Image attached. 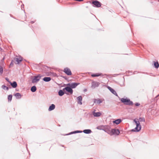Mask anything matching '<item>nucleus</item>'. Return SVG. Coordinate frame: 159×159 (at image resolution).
<instances>
[{"mask_svg": "<svg viewBox=\"0 0 159 159\" xmlns=\"http://www.w3.org/2000/svg\"><path fill=\"white\" fill-rule=\"evenodd\" d=\"M100 83L98 82L93 81L92 83L91 87L92 88L94 89L96 87H98Z\"/></svg>", "mask_w": 159, "mask_h": 159, "instance_id": "nucleus-6", "label": "nucleus"}, {"mask_svg": "<svg viewBox=\"0 0 159 159\" xmlns=\"http://www.w3.org/2000/svg\"><path fill=\"white\" fill-rule=\"evenodd\" d=\"M6 79L7 81L9 82V80L7 78H6Z\"/></svg>", "mask_w": 159, "mask_h": 159, "instance_id": "nucleus-32", "label": "nucleus"}, {"mask_svg": "<svg viewBox=\"0 0 159 159\" xmlns=\"http://www.w3.org/2000/svg\"><path fill=\"white\" fill-rule=\"evenodd\" d=\"M78 84H77L75 83H73L70 84H67V85L70 87L71 88L73 89L75 88Z\"/></svg>", "mask_w": 159, "mask_h": 159, "instance_id": "nucleus-7", "label": "nucleus"}, {"mask_svg": "<svg viewBox=\"0 0 159 159\" xmlns=\"http://www.w3.org/2000/svg\"><path fill=\"white\" fill-rule=\"evenodd\" d=\"M108 133L111 135L115 134L118 135L120 133L119 129H112L111 131H109Z\"/></svg>", "mask_w": 159, "mask_h": 159, "instance_id": "nucleus-3", "label": "nucleus"}, {"mask_svg": "<svg viewBox=\"0 0 159 159\" xmlns=\"http://www.w3.org/2000/svg\"><path fill=\"white\" fill-rule=\"evenodd\" d=\"M83 132L86 134H89L92 132L91 130L89 129H84Z\"/></svg>", "mask_w": 159, "mask_h": 159, "instance_id": "nucleus-18", "label": "nucleus"}, {"mask_svg": "<svg viewBox=\"0 0 159 159\" xmlns=\"http://www.w3.org/2000/svg\"><path fill=\"white\" fill-rule=\"evenodd\" d=\"M133 121L135 123L136 127L134 129H132V131L134 132H139L141 129L140 123L138 122L137 119H134Z\"/></svg>", "mask_w": 159, "mask_h": 159, "instance_id": "nucleus-1", "label": "nucleus"}, {"mask_svg": "<svg viewBox=\"0 0 159 159\" xmlns=\"http://www.w3.org/2000/svg\"><path fill=\"white\" fill-rule=\"evenodd\" d=\"M43 80L44 81L48 82L51 80V79L49 77H46L43 78Z\"/></svg>", "mask_w": 159, "mask_h": 159, "instance_id": "nucleus-20", "label": "nucleus"}, {"mask_svg": "<svg viewBox=\"0 0 159 159\" xmlns=\"http://www.w3.org/2000/svg\"><path fill=\"white\" fill-rule=\"evenodd\" d=\"M64 72L68 75H71V72L70 70L69 69L67 68H66L64 69Z\"/></svg>", "mask_w": 159, "mask_h": 159, "instance_id": "nucleus-8", "label": "nucleus"}, {"mask_svg": "<svg viewBox=\"0 0 159 159\" xmlns=\"http://www.w3.org/2000/svg\"><path fill=\"white\" fill-rule=\"evenodd\" d=\"M14 96L16 97L17 99H20L21 98V95L19 93H17L14 94Z\"/></svg>", "mask_w": 159, "mask_h": 159, "instance_id": "nucleus-19", "label": "nucleus"}, {"mask_svg": "<svg viewBox=\"0 0 159 159\" xmlns=\"http://www.w3.org/2000/svg\"><path fill=\"white\" fill-rule=\"evenodd\" d=\"M13 65V61H12V62H11L10 64V66H12Z\"/></svg>", "mask_w": 159, "mask_h": 159, "instance_id": "nucleus-31", "label": "nucleus"}, {"mask_svg": "<svg viewBox=\"0 0 159 159\" xmlns=\"http://www.w3.org/2000/svg\"><path fill=\"white\" fill-rule=\"evenodd\" d=\"M10 83L11 85L14 88H16L17 86V83L15 81L13 82L12 83L10 82Z\"/></svg>", "mask_w": 159, "mask_h": 159, "instance_id": "nucleus-17", "label": "nucleus"}, {"mask_svg": "<svg viewBox=\"0 0 159 159\" xmlns=\"http://www.w3.org/2000/svg\"><path fill=\"white\" fill-rule=\"evenodd\" d=\"M3 72V69L2 67L0 66V75H1Z\"/></svg>", "mask_w": 159, "mask_h": 159, "instance_id": "nucleus-27", "label": "nucleus"}, {"mask_svg": "<svg viewBox=\"0 0 159 159\" xmlns=\"http://www.w3.org/2000/svg\"><path fill=\"white\" fill-rule=\"evenodd\" d=\"M93 116L95 117H99L101 116V113L100 112H95V111H93Z\"/></svg>", "mask_w": 159, "mask_h": 159, "instance_id": "nucleus-15", "label": "nucleus"}, {"mask_svg": "<svg viewBox=\"0 0 159 159\" xmlns=\"http://www.w3.org/2000/svg\"><path fill=\"white\" fill-rule=\"evenodd\" d=\"M41 76L40 75L35 76L34 77L33 79L32 80V82L33 83H36L39 81Z\"/></svg>", "mask_w": 159, "mask_h": 159, "instance_id": "nucleus-4", "label": "nucleus"}, {"mask_svg": "<svg viewBox=\"0 0 159 159\" xmlns=\"http://www.w3.org/2000/svg\"><path fill=\"white\" fill-rule=\"evenodd\" d=\"M82 131H79V130H77L75 131H74L73 132H71L70 134H75V133H82Z\"/></svg>", "mask_w": 159, "mask_h": 159, "instance_id": "nucleus-29", "label": "nucleus"}, {"mask_svg": "<svg viewBox=\"0 0 159 159\" xmlns=\"http://www.w3.org/2000/svg\"><path fill=\"white\" fill-rule=\"evenodd\" d=\"M93 4L97 7H100L101 6V4L100 3L96 1L93 2Z\"/></svg>", "mask_w": 159, "mask_h": 159, "instance_id": "nucleus-10", "label": "nucleus"}, {"mask_svg": "<svg viewBox=\"0 0 159 159\" xmlns=\"http://www.w3.org/2000/svg\"><path fill=\"white\" fill-rule=\"evenodd\" d=\"M135 119H137L139 123L141 122H145V121L144 119L143 118H139V119L135 118Z\"/></svg>", "mask_w": 159, "mask_h": 159, "instance_id": "nucleus-21", "label": "nucleus"}, {"mask_svg": "<svg viewBox=\"0 0 159 159\" xmlns=\"http://www.w3.org/2000/svg\"><path fill=\"white\" fill-rule=\"evenodd\" d=\"M108 89L114 94L116 95L117 96H118V95L116 92L112 88H111V87L108 86L107 87Z\"/></svg>", "mask_w": 159, "mask_h": 159, "instance_id": "nucleus-11", "label": "nucleus"}, {"mask_svg": "<svg viewBox=\"0 0 159 159\" xmlns=\"http://www.w3.org/2000/svg\"><path fill=\"white\" fill-rule=\"evenodd\" d=\"M77 99L78 100V104L82 105V98L81 96H79L78 97H77Z\"/></svg>", "mask_w": 159, "mask_h": 159, "instance_id": "nucleus-13", "label": "nucleus"}, {"mask_svg": "<svg viewBox=\"0 0 159 159\" xmlns=\"http://www.w3.org/2000/svg\"><path fill=\"white\" fill-rule=\"evenodd\" d=\"M63 90H66V91H67V92L70 93H71V94H72L73 93V90L72 89L69 87H66L64 88L63 89Z\"/></svg>", "mask_w": 159, "mask_h": 159, "instance_id": "nucleus-12", "label": "nucleus"}, {"mask_svg": "<svg viewBox=\"0 0 159 159\" xmlns=\"http://www.w3.org/2000/svg\"><path fill=\"white\" fill-rule=\"evenodd\" d=\"M103 101V100L100 99H95L94 102L96 104H99L102 103Z\"/></svg>", "mask_w": 159, "mask_h": 159, "instance_id": "nucleus-14", "label": "nucleus"}, {"mask_svg": "<svg viewBox=\"0 0 159 159\" xmlns=\"http://www.w3.org/2000/svg\"><path fill=\"white\" fill-rule=\"evenodd\" d=\"M121 102L127 105H132L133 102L127 98H122L120 99Z\"/></svg>", "mask_w": 159, "mask_h": 159, "instance_id": "nucleus-2", "label": "nucleus"}, {"mask_svg": "<svg viewBox=\"0 0 159 159\" xmlns=\"http://www.w3.org/2000/svg\"><path fill=\"white\" fill-rule=\"evenodd\" d=\"M122 120L120 119H116L113 121L112 123L113 124H116V125L119 124L120 122H122Z\"/></svg>", "mask_w": 159, "mask_h": 159, "instance_id": "nucleus-9", "label": "nucleus"}, {"mask_svg": "<svg viewBox=\"0 0 159 159\" xmlns=\"http://www.w3.org/2000/svg\"><path fill=\"white\" fill-rule=\"evenodd\" d=\"M100 75H101L100 74L98 73V74H95L92 75L91 76L93 77H95L98 76Z\"/></svg>", "mask_w": 159, "mask_h": 159, "instance_id": "nucleus-26", "label": "nucleus"}, {"mask_svg": "<svg viewBox=\"0 0 159 159\" xmlns=\"http://www.w3.org/2000/svg\"><path fill=\"white\" fill-rule=\"evenodd\" d=\"M135 105L137 106H139L140 105V104L138 103H136L135 104Z\"/></svg>", "mask_w": 159, "mask_h": 159, "instance_id": "nucleus-30", "label": "nucleus"}, {"mask_svg": "<svg viewBox=\"0 0 159 159\" xmlns=\"http://www.w3.org/2000/svg\"><path fill=\"white\" fill-rule=\"evenodd\" d=\"M14 61H16L15 63L16 64H19L22 60V58L21 57H16L14 59Z\"/></svg>", "mask_w": 159, "mask_h": 159, "instance_id": "nucleus-5", "label": "nucleus"}, {"mask_svg": "<svg viewBox=\"0 0 159 159\" xmlns=\"http://www.w3.org/2000/svg\"><path fill=\"white\" fill-rule=\"evenodd\" d=\"M2 88L4 90H8V88L5 85H3L2 86Z\"/></svg>", "mask_w": 159, "mask_h": 159, "instance_id": "nucleus-25", "label": "nucleus"}, {"mask_svg": "<svg viewBox=\"0 0 159 159\" xmlns=\"http://www.w3.org/2000/svg\"><path fill=\"white\" fill-rule=\"evenodd\" d=\"M64 93L63 91L61 90H59V91L58 92V94L60 96H62L64 94Z\"/></svg>", "mask_w": 159, "mask_h": 159, "instance_id": "nucleus-22", "label": "nucleus"}, {"mask_svg": "<svg viewBox=\"0 0 159 159\" xmlns=\"http://www.w3.org/2000/svg\"><path fill=\"white\" fill-rule=\"evenodd\" d=\"M55 108V106L54 104H52L50 106L48 109V110L49 111H51L52 110H53Z\"/></svg>", "mask_w": 159, "mask_h": 159, "instance_id": "nucleus-16", "label": "nucleus"}, {"mask_svg": "<svg viewBox=\"0 0 159 159\" xmlns=\"http://www.w3.org/2000/svg\"><path fill=\"white\" fill-rule=\"evenodd\" d=\"M12 96V95H10L8 96V99L9 101H11V100Z\"/></svg>", "mask_w": 159, "mask_h": 159, "instance_id": "nucleus-28", "label": "nucleus"}, {"mask_svg": "<svg viewBox=\"0 0 159 159\" xmlns=\"http://www.w3.org/2000/svg\"><path fill=\"white\" fill-rule=\"evenodd\" d=\"M154 65L155 68H157L159 67V64L158 62H154Z\"/></svg>", "mask_w": 159, "mask_h": 159, "instance_id": "nucleus-24", "label": "nucleus"}, {"mask_svg": "<svg viewBox=\"0 0 159 159\" xmlns=\"http://www.w3.org/2000/svg\"><path fill=\"white\" fill-rule=\"evenodd\" d=\"M36 90V88L35 86H33L31 88V90L33 92H35Z\"/></svg>", "mask_w": 159, "mask_h": 159, "instance_id": "nucleus-23", "label": "nucleus"}]
</instances>
